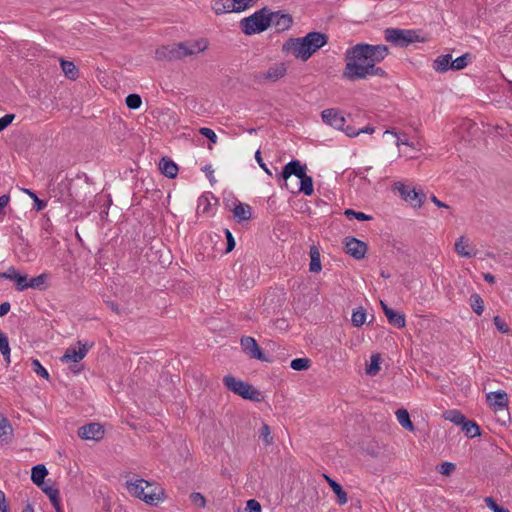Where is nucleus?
<instances>
[{"mask_svg":"<svg viewBox=\"0 0 512 512\" xmlns=\"http://www.w3.org/2000/svg\"><path fill=\"white\" fill-rule=\"evenodd\" d=\"M388 54L384 45L357 44L345 53V68L342 77L356 81L369 77H384L386 72L377 66Z\"/></svg>","mask_w":512,"mask_h":512,"instance_id":"f257e3e1","label":"nucleus"},{"mask_svg":"<svg viewBox=\"0 0 512 512\" xmlns=\"http://www.w3.org/2000/svg\"><path fill=\"white\" fill-rule=\"evenodd\" d=\"M328 38L321 32H310L304 37L289 38L282 45V52L306 62L316 51L327 44Z\"/></svg>","mask_w":512,"mask_h":512,"instance_id":"f03ea898","label":"nucleus"},{"mask_svg":"<svg viewBox=\"0 0 512 512\" xmlns=\"http://www.w3.org/2000/svg\"><path fill=\"white\" fill-rule=\"evenodd\" d=\"M126 489L131 496L150 506H157L166 499L165 490L156 482L130 479L126 481Z\"/></svg>","mask_w":512,"mask_h":512,"instance_id":"7ed1b4c3","label":"nucleus"},{"mask_svg":"<svg viewBox=\"0 0 512 512\" xmlns=\"http://www.w3.org/2000/svg\"><path fill=\"white\" fill-rule=\"evenodd\" d=\"M306 165H302L299 160L288 162L282 170L281 177L285 181V187L289 189L287 180L291 176H296L300 180V184L296 192L303 193L305 196H311L314 193L313 179L306 174ZM295 193V190L290 189Z\"/></svg>","mask_w":512,"mask_h":512,"instance_id":"20e7f679","label":"nucleus"},{"mask_svg":"<svg viewBox=\"0 0 512 512\" xmlns=\"http://www.w3.org/2000/svg\"><path fill=\"white\" fill-rule=\"evenodd\" d=\"M208 47V40L205 38L190 39L173 45L170 49L162 48L156 51V57L162 59L165 57V51L168 50L169 57L182 58L205 51Z\"/></svg>","mask_w":512,"mask_h":512,"instance_id":"39448f33","label":"nucleus"},{"mask_svg":"<svg viewBox=\"0 0 512 512\" xmlns=\"http://www.w3.org/2000/svg\"><path fill=\"white\" fill-rule=\"evenodd\" d=\"M271 25L270 14L265 9L256 11L241 20L240 27L244 34L253 35L265 31Z\"/></svg>","mask_w":512,"mask_h":512,"instance_id":"423d86ee","label":"nucleus"},{"mask_svg":"<svg viewBox=\"0 0 512 512\" xmlns=\"http://www.w3.org/2000/svg\"><path fill=\"white\" fill-rule=\"evenodd\" d=\"M226 388L244 399L259 400L260 392L250 384L235 378L232 375H226L223 378Z\"/></svg>","mask_w":512,"mask_h":512,"instance_id":"0eeeda50","label":"nucleus"},{"mask_svg":"<svg viewBox=\"0 0 512 512\" xmlns=\"http://www.w3.org/2000/svg\"><path fill=\"white\" fill-rule=\"evenodd\" d=\"M394 191H397L400 197L413 208H420L423 205L425 194L422 191H417L405 183L398 181L392 186Z\"/></svg>","mask_w":512,"mask_h":512,"instance_id":"6e6552de","label":"nucleus"},{"mask_svg":"<svg viewBox=\"0 0 512 512\" xmlns=\"http://www.w3.org/2000/svg\"><path fill=\"white\" fill-rule=\"evenodd\" d=\"M91 347V344L78 341L75 345H72L66 349L65 353L60 358V361L63 364L78 363L85 358Z\"/></svg>","mask_w":512,"mask_h":512,"instance_id":"1a4fd4ad","label":"nucleus"},{"mask_svg":"<svg viewBox=\"0 0 512 512\" xmlns=\"http://www.w3.org/2000/svg\"><path fill=\"white\" fill-rule=\"evenodd\" d=\"M385 39L397 46H405L418 41V35L412 30L387 29Z\"/></svg>","mask_w":512,"mask_h":512,"instance_id":"9d476101","label":"nucleus"},{"mask_svg":"<svg viewBox=\"0 0 512 512\" xmlns=\"http://www.w3.org/2000/svg\"><path fill=\"white\" fill-rule=\"evenodd\" d=\"M323 122L337 130H344L346 123L343 112L337 108L325 109L321 113Z\"/></svg>","mask_w":512,"mask_h":512,"instance_id":"9b49d317","label":"nucleus"},{"mask_svg":"<svg viewBox=\"0 0 512 512\" xmlns=\"http://www.w3.org/2000/svg\"><path fill=\"white\" fill-rule=\"evenodd\" d=\"M346 253L355 259H362L367 252V245L354 237H347L344 241Z\"/></svg>","mask_w":512,"mask_h":512,"instance_id":"f8f14e48","label":"nucleus"},{"mask_svg":"<svg viewBox=\"0 0 512 512\" xmlns=\"http://www.w3.org/2000/svg\"><path fill=\"white\" fill-rule=\"evenodd\" d=\"M241 347L250 358L268 361L254 338L248 336L243 337L241 339Z\"/></svg>","mask_w":512,"mask_h":512,"instance_id":"ddd939ff","label":"nucleus"},{"mask_svg":"<svg viewBox=\"0 0 512 512\" xmlns=\"http://www.w3.org/2000/svg\"><path fill=\"white\" fill-rule=\"evenodd\" d=\"M287 73V65L283 62L274 63L261 74V79L268 82H277Z\"/></svg>","mask_w":512,"mask_h":512,"instance_id":"4468645a","label":"nucleus"},{"mask_svg":"<svg viewBox=\"0 0 512 512\" xmlns=\"http://www.w3.org/2000/svg\"><path fill=\"white\" fill-rule=\"evenodd\" d=\"M454 249L459 256L464 258H471L476 256L477 254L476 247L471 243V241L468 238L464 236H461L457 239L454 245Z\"/></svg>","mask_w":512,"mask_h":512,"instance_id":"2eb2a0df","label":"nucleus"},{"mask_svg":"<svg viewBox=\"0 0 512 512\" xmlns=\"http://www.w3.org/2000/svg\"><path fill=\"white\" fill-rule=\"evenodd\" d=\"M78 434L85 440H100L104 435L102 426L98 423H90L79 428Z\"/></svg>","mask_w":512,"mask_h":512,"instance_id":"dca6fc26","label":"nucleus"},{"mask_svg":"<svg viewBox=\"0 0 512 512\" xmlns=\"http://www.w3.org/2000/svg\"><path fill=\"white\" fill-rule=\"evenodd\" d=\"M487 403L494 409H504L509 404V398L505 391L498 390L486 395Z\"/></svg>","mask_w":512,"mask_h":512,"instance_id":"f3484780","label":"nucleus"},{"mask_svg":"<svg viewBox=\"0 0 512 512\" xmlns=\"http://www.w3.org/2000/svg\"><path fill=\"white\" fill-rule=\"evenodd\" d=\"M271 25L276 28L277 31L288 30L292 24L293 19L291 15L287 13L274 12L270 13Z\"/></svg>","mask_w":512,"mask_h":512,"instance_id":"a211bd4d","label":"nucleus"},{"mask_svg":"<svg viewBox=\"0 0 512 512\" xmlns=\"http://www.w3.org/2000/svg\"><path fill=\"white\" fill-rule=\"evenodd\" d=\"M0 277L15 282L16 288L19 291L27 289V276L20 274L14 267H9L0 274Z\"/></svg>","mask_w":512,"mask_h":512,"instance_id":"6ab92c4d","label":"nucleus"},{"mask_svg":"<svg viewBox=\"0 0 512 512\" xmlns=\"http://www.w3.org/2000/svg\"><path fill=\"white\" fill-rule=\"evenodd\" d=\"M211 7L216 15L239 13L234 0H213Z\"/></svg>","mask_w":512,"mask_h":512,"instance_id":"aec40b11","label":"nucleus"},{"mask_svg":"<svg viewBox=\"0 0 512 512\" xmlns=\"http://www.w3.org/2000/svg\"><path fill=\"white\" fill-rule=\"evenodd\" d=\"M215 204L216 199L211 194H205L200 196L197 202V214L211 215Z\"/></svg>","mask_w":512,"mask_h":512,"instance_id":"412c9836","label":"nucleus"},{"mask_svg":"<svg viewBox=\"0 0 512 512\" xmlns=\"http://www.w3.org/2000/svg\"><path fill=\"white\" fill-rule=\"evenodd\" d=\"M383 312L388 319L389 323L397 328H403L405 326V316L402 313L396 312L388 307L384 302H381Z\"/></svg>","mask_w":512,"mask_h":512,"instance_id":"4be33fe9","label":"nucleus"},{"mask_svg":"<svg viewBox=\"0 0 512 512\" xmlns=\"http://www.w3.org/2000/svg\"><path fill=\"white\" fill-rule=\"evenodd\" d=\"M324 478L327 481V483L329 484V486L331 487V489L333 490V492L336 494L339 504H341V505L346 504L347 503V494L343 490L341 485L338 484L335 480H333L332 478H330L327 475H324Z\"/></svg>","mask_w":512,"mask_h":512,"instance_id":"5701e85b","label":"nucleus"},{"mask_svg":"<svg viewBox=\"0 0 512 512\" xmlns=\"http://www.w3.org/2000/svg\"><path fill=\"white\" fill-rule=\"evenodd\" d=\"M451 68V55H441L433 62V69L438 73H444Z\"/></svg>","mask_w":512,"mask_h":512,"instance_id":"b1692460","label":"nucleus"},{"mask_svg":"<svg viewBox=\"0 0 512 512\" xmlns=\"http://www.w3.org/2000/svg\"><path fill=\"white\" fill-rule=\"evenodd\" d=\"M159 168H160L161 172L169 178H174L178 172L177 165L173 161L165 159V158H163L160 161Z\"/></svg>","mask_w":512,"mask_h":512,"instance_id":"393cba45","label":"nucleus"},{"mask_svg":"<svg viewBox=\"0 0 512 512\" xmlns=\"http://www.w3.org/2000/svg\"><path fill=\"white\" fill-rule=\"evenodd\" d=\"M233 215L237 221H245L251 217V208L247 204L238 203L233 209Z\"/></svg>","mask_w":512,"mask_h":512,"instance_id":"a878e982","label":"nucleus"},{"mask_svg":"<svg viewBox=\"0 0 512 512\" xmlns=\"http://www.w3.org/2000/svg\"><path fill=\"white\" fill-rule=\"evenodd\" d=\"M399 424L408 431L414 430V425L410 419V415L406 409H398L395 412Z\"/></svg>","mask_w":512,"mask_h":512,"instance_id":"bb28decb","label":"nucleus"},{"mask_svg":"<svg viewBox=\"0 0 512 512\" xmlns=\"http://www.w3.org/2000/svg\"><path fill=\"white\" fill-rule=\"evenodd\" d=\"M310 258H311L310 265H309L310 272H313V273L320 272L322 269L321 261H320V253H319L318 249L314 246L311 247V249H310Z\"/></svg>","mask_w":512,"mask_h":512,"instance_id":"cd10ccee","label":"nucleus"},{"mask_svg":"<svg viewBox=\"0 0 512 512\" xmlns=\"http://www.w3.org/2000/svg\"><path fill=\"white\" fill-rule=\"evenodd\" d=\"M47 473L48 471L44 465H36L32 468L31 479L36 485L40 486L43 484Z\"/></svg>","mask_w":512,"mask_h":512,"instance_id":"c85d7f7f","label":"nucleus"},{"mask_svg":"<svg viewBox=\"0 0 512 512\" xmlns=\"http://www.w3.org/2000/svg\"><path fill=\"white\" fill-rule=\"evenodd\" d=\"M60 65L63 73L67 78L75 80L78 77V69L73 62L61 60Z\"/></svg>","mask_w":512,"mask_h":512,"instance_id":"c756f323","label":"nucleus"},{"mask_svg":"<svg viewBox=\"0 0 512 512\" xmlns=\"http://www.w3.org/2000/svg\"><path fill=\"white\" fill-rule=\"evenodd\" d=\"M12 435V427L8 419L0 413V442L6 441Z\"/></svg>","mask_w":512,"mask_h":512,"instance_id":"7c9ffc66","label":"nucleus"},{"mask_svg":"<svg viewBox=\"0 0 512 512\" xmlns=\"http://www.w3.org/2000/svg\"><path fill=\"white\" fill-rule=\"evenodd\" d=\"M392 135L395 138V145L399 148L401 145H406L414 148V144L408 140L406 136L400 135L395 129H388L383 133V136Z\"/></svg>","mask_w":512,"mask_h":512,"instance_id":"2f4dec72","label":"nucleus"},{"mask_svg":"<svg viewBox=\"0 0 512 512\" xmlns=\"http://www.w3.org/2000/svg\"><path fill=\"white\" fill-rule=\"evenodd\" d=\"M43 491L46 493V495L49 497L52 505L56 509L57 512H62L61 506H60V497H59V491L53 487H44Z\"/></svg>","mask_w":512,"mask_h":512,"instance_id":"473e14b6","label":"nucleus"},{"mask_svg":"<svg viewBox=\"0 0 512 512\" xmlns=\"http://www.w3.org/2000/svg\"><path fill=\"white\" fill-rule=\"evenodd\" d=\"M46 279H47L46 274H40V275L33 277L29 280L27 279V281H26L27 289L28 288L39 289V290L45 289L46 288Z\"/></svg>","mask_w":512,"mask_h":512,"instance_id":"72a5a7b5","label":"nucleus"},{"mask_svg":"<svg viewBox=\"0 0 512 512\" xmlns=\"http://www.w3.org/2000/svg\"><path fill=\"white\" fill-rule=\"evenodd\" d=\"M472 310L477 314L481 315L484 312V301L481 296L477 293H473L469 299Z\"/></svg>","mask_w":512,"mask_h":512,"instance_id":"f704fd0d","label":"nucleus"},{"mask_svg":"<svg viewBox=\"0 0 512 512\" xmlns=\"http://www.w3.org/2000/svg\"><path fill=\"white\" fill-rule=\"evenodd\" d=\"M462 431L469 437L474 438L480 435L479 426L473 421H466L461 425Z\"/></svg>","mask_w":512,"mask_h":512,"instance_id":"c9c22d12","label":"nucleus"},{"mask_svg":"<svg viewBox=\"0 0 512 512\" xmlns=\"http://www.w3.org/2000/svg\"><path fill=\"white\" fill-rule=\"evenodd\" d=\"M444 418L455 425H462L465 422V416L457 410H448L444 413Z\"/></svg>","mask_w":512,"mask_h":512,"instance_id":"e433bc0d","label":"nucleus"},{"mask_svg":"<svg viewBox=\"0 0 512 512\" xmlns=\"http://www.w3.org/2000/svg\"><path fill=\"white\" fill-rule=\"evenodd\" d=\"M0 352L7 364L10 363V346L7 336L0 330Z\"/></svg>","mask_w":512,"mask_h":512,"instance_id":"4c0bfd02","label":"nucleus"},{"mask_svg":"<svg viewBox=\"0 0 512 512\" xmlns=\"http://www.w3.org/2000/svg\"><path fill=\"white\" fill-rule=\"evenodd\" d=\"M311 366V360L308 358H296L290 363V367L296 371L307 370Z\"/></svg>","mask_w":512,"mask_h":512,"instance_id":"58836bf2","label":"nucleus"},{"mask_svg":"<svg viewBox=\"0 0 512 512\" xmlns=\"http://www.w3.org/2000/svg\"><path fill=\"white\" fill-rule=\"evenodd\" d=\"M380 356L378 354L372 355L370 364L366 367V373L368 375H376L380 370Z\"/></svg>","mask_w":512,"mask_h":512,"instance_id":"ea45409f","label":"nucleus"},{"mask_svg":"<svg viewBox=\"0 0 512 512\" xmlns=\"http://www.w3.org/2000/svg\"><path fill=\"white\" fill-rule=\"evenodd\" d=\"M351 321L354 326L360 327L366 321V313L362 308H359L352 313Z\"/></svg>","mask_w":512,"mask_h":512,"instance_id":"a19ab883","label":"nucleus"},{"mask_svg":"<svg viewBox=\"0 0 512 512\" xmlns=\"http://www.w3.org/2000/svg\"><path fill=\"white\" fill-rule=\"evenodd\" d=\"M125 103L128 108L135 110L140 108L142 100L138 94H129L125 99Z\"/></svg>","mask_w":512,"mask_h":512,"instance_id":"79ce46f5","label":"nucleus"},{"mask_svg":"<svg viewBox=\"0 0 512 512\" xmlns=\"http://www.w3.org/2000/svg\"><path fill=\"white\" fill-rule=\"evenodd\" d=\"M259 437L266 445H270L273 442V437L271 435L270 427L267 424H263L260 431Z\"/></svg>","mask_w":512,"mask_h":512,"instance_id":"37998d69","label":"nucleus"},{"mask_svg":"<svg viewBox=\"0 0 512 512\" xmlns=\"http://www.w3.org/2000/svg\"><path fill=\"white\" fill-rule=\"evenodd\" d=\"M23 191L33 199V201H34V208L37 211H41V210H43L46 207V205H47L46 202L41 200V199H39L37 197V195L33 191H31L29 189H23Z\"/></svg>","mask_w":512,"mask_h":512,"instance_id":"c03bdc74","label":"nucleus"},{"mask_svg":"<svg viewBox=\"0 0 512 512\" xmlns=\"http://www.w3.org/2000/svg\"><path fill=\"white\" fill-rule=\"evenodd\" d=\"M32 365V369L33 371L40 377L44 378V379H48L49 378V373L48 371L41 365V363L37 360V359H34L31 363Z\"/></svg>","mask_w":512,"mask_h":512,"instance_id":"a18cd8bd","label":"nucleus"},{"mask_svg":"<svg viewBox=\"0 0 512 512\" xmlns=\"http://www.w3.org/2000/svg\"><path fill=\"white\" fill-rule=\"evenodd\" d=\"M456 466L452 462H443L439 466H437V471L445 476H449L454 470Z\"/></svg>","mask_w":512,"mask_h":512,"instance_id":"49530a36","label":"nucleus"},{"mask_svg":"<svg viewBox=\"0 0 512 512\" xmlns=\"http://www.w3.org/2000/svg\"><path fill=\"white\" fill-rule=\"evenodd\" d=\"M234 1L236 2V5H237L236 8L239 11V13L250 9L258 2V0H234Z\"/></svg>","mask_w":512,"mask_h":512,"instance_id":"de8ad7c7","label":"nucleus"},{"mask_svg":"<svg viewBox=\"0 0 512 512\" xmlns=\"http://www.w3.org/2000/svg\"><path fill=\"white\" fill-rule=\"evenodd\" d=\"M345 215L347 217H349V218L354 217V218H356L359 221H367V220H371L372 219V217L370 215H367V214H365L363 212H357V211H354L352 209H347L345 211Z\"/></svg>","mask_w":512,"mask_h":512,"instance_id":"09e8293b","label":"nucleus"},{"mask_svg":"<svg viewBox=\"0 0 512 512\" xmlns=\"http://www.w3.org/2000/svg\"><path fill=\"white\" fill-rule=\"evenodd\" d=\"M467 66V56L463 55L455 60H451V69L453 70H461Z\"/></svg>","mask_w":512,"mask_h":512,"instance_id":"8fccbe9b","label":"nucleus"},{"mask_svg":"<svg viewBox=\"0 0 512 512\" xmlns=\"http://www.w3.org/2000/svg\"><path fill=\"white\" fill-rule=\"evenodd\" d=\"M494 324L496 328L503 334H508L510 332V329L508 325L505 323L503 319H501L499 316H495L493 318Z\"/></svg>","mask_w":512,"mask_h":512,"instance_id":"3c124183","label":"nucleus"},{"mask_svg":"<svg viewBox=\"0 0 512 512\" xmlns=\"http://www.w3.org/2000/svg\"><path fill=\"white\" fill-rule=\"evenodd\" d=\"M199 133L201 135H203L204 137L208 138L214 144L218 140V137H217L216 133L212 129H210V128L202 127V128L199 129Z\"/></svg>","mask_w":512,"mask_h":512,"instance_id":"603ef678","label":"nucleus"},{"mask_svg":"<svg viewBox=\"0 0 512 512\" xmlns=\"http://www.w3.org/2000/svg\"><path fill=\"white\" fill-rule=\"evenodd\" d=\"M190 499L194 505L197 507H204L206 504V500L204 496L200 493H192L190 496Z\"/></svg>","mask_w":512,"mask_h":512,"instance_id":"864d4df0","label":"nucleus"},{"mask_svg":"<svg viewBox=\"0 0 512 512\" xmlns=\"http://www.w3.org/2000/svg\"><path fill=\"white\" fill-rule=\"evenodd\" d=\"M246 511L247 512H261L262 508H261L260 503L257 500L250 499L247 501Z\"/></svg>","mask_w":512,"mask_h":512,"instance_id":"5fc2aeb1","label":"nucleus"},{"mask_svg":"<svg viewBox=\"0 0 512 512\" xmlns=\"http://www.w3.org/2000/svg\"><path fill=\"white\" fill-rule=\"evenodd\" d=\"M14 114H6L0 118V132L3 131L6 127H8L12 121L14 120Z\"/></svg>","mask_w":512,"mask_h":512,"instance_id":"6e6d98bb","label":"nucleus"},{"mask_svg":"<svg viewBox=\"0 0 512 512\" xmlns=\"http://www.w3.org/2000/svg\"><path fill=\"white\" fill-rule=\"evenodd\" d=\"M226 237H227V252H230L235 247V241L234 238L229 230H226Z\"/></svg>","mask_w":512,"mask_h":512,"instance_id":"4d7b16f0","label":"nucleus"},{"mask_svg":"<svg viewBox=\"0 0 512 512\" xmlns=\"http://www.w3.org/2000/svg\"><path fill=\"white\" fill-rule=\"evenodd\" d=\"M255 159L256 161L258 162V164L260 165V167L268 174V175H271V172L270 170L268 169V167L266 166V164L264 163V161H262V158H261V153L260 151H256L255 153Z\"/></svg>","mask_w":512,"mask_h":512,"instance_id":"13d9d810","label":"nucleus"},{"mask_svg":"<svg viewBox=\"0 0 512 512\" xmlns=\"http://www.w3.org/2000/svg\"><path fill=\"white\" fill-rule=\"evenodd\" d=\"M348 137H356L359 135V129H355L351 126H345L344 125V130H342Z\"/></svg>","mask_w":512,"mask_h":512,"instance_id":"bf43d9fd","label":"nucleus"},{"mask_svg":"<svg viewBox=\"0 0 512 512\" xmlns=\"http://www.w3.org/2000/svg\"><path fill=\"white\" fill-rule=\"evenodd\" d=\"M0 510L1 512H10L8 505L6 504L5 494L0 491Z\"/></svg>","mask_w":512,"mask_h":512,"instance_id":"052dcab7","label":"nucleus"},{"mask_svg":"<svg viewBox=\"0 0 512 512\" xmlns=\"http://www.w3.org/2000/svg\"><path fill=\"white\" fill-rule=\"evenodd\" d=\"M484 501H485V504L487 505V507L490 508L493 512H495L500 507L496 504V502L491 497H486L484 499Z\"/></svg>","mask_w":512,"mask_h":512,"instance_id":"680f3d73","label":"nucleus"},{"mask_svg":"<svg viewBox=\"0 0 512 512\" xmlns=\"http://www.w3.org/2000/svg\"><path fill=\"white\" fill-rule=\"evenodd\" d=\"M10 197L9 195L0 196V214L3 212L4 208L9 204Z\"/></svg>","mask_w":512,"mask_h":512,"instance_id":"e2e57ef3","label":"nucleus"},{"mask_svg":"<svg viewBox=\"0 0 512 512\" xmlns=\"http://www.w3.org/2000/svg\"><path fill=\"white\" fill-rule=\"evenodd\" d=\"M431 201H432V202H433L437 207H439V208H446V209H449V208H450L447 204H445V203L441 202V201H440L436 196H434V195H432V196H431Z\"/></svg>","mask_w":512,"mask_h":512,"instance_id":"0e129e2a","label":"nucleus"},{"mask_svg":"<svg viewBox=\"0 0 512 512\" xmlns=\"http://www.w3.org/2000/svg\"><path fill=\"white\" fill-rule=\"evenodd\" d=\"M10 310V304L8 302L2 303L0 305V316L6 315Z\"/></svg>","mask_w":512,"mask_h":512,"instance_id":"69168bd1","label":"nucleus"},{"mask_svg":"<svg viewBox=\"0 0 512 512\" xmlns=\"http://www.w3.org/2000/svg\"><path fill=\"white\" fill-rule=\"evenodd\" d=\"M374 132H375V127H373V126H366L362 129H359V135L362 133L372 134Z\"/></svg>","mask_w":512,"mask_h":512,"instance_id":"338daca9","label":"nucleus"},{"mask_svg":"<svg viewBox=\"0 0 512 512\" xmlns=\"http://www.w3.org/2000/svg\"><path fill=\"white\" fill-rule=\"evenodd\" d=\"M483 277H484V280L489 282V283H494L495 282V277L492 274H490V273H485L483 275Z\"/></svg>","mask_w":512,"mask_h":512,"instance_id":"774afa93","label":"nucleus"}]
</instances>
